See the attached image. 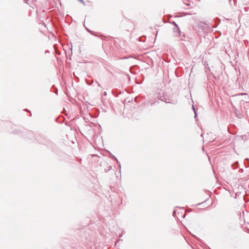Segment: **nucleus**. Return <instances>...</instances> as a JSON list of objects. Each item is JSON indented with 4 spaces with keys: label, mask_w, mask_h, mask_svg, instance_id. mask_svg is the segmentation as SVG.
<instances>
[{
    "label": "nucleus",
    "mask_w": 249,
    "mask_h": 249,
    "mask_svg": "<svg viewBox=\"0 0 249 249\" xmlns=\"http://www.w3.org/2000/svg\"><path fill=\"white\" fill-rule=\"evenodd\" d=\"M164 92L163 91L160 90L159 93L158 98L160 100L163 102H165L167 103H171L172 104H175L177 103V101L176 100H172V101H170L169 99L166 96L163 95Z\"/></svg>",
    "instance_id": "1"
},
{
    "label": "nucleus",
    "mask_w": 249,
    "mask_h": 249,
    "mask_svg": "<svg viewBox=\"0 0 249 249\" xmlns=\"http://www.w3.org/2000/svg\"><path fill=\"white\" fill-rule=\"evenodd\" d=\"M193 108L194 111V112H195V117L196 118V110H195V108H194V106H193Z\"/></svg>",
    "instance_id": "2"
},
{
    "label": "nucleus",
    "mask_w": 249,
    "mask_h": 249,
    "mask_svg": "<svg viewBox=\"0 0 249 249\" xmlns=\"http://www.w3.org/2000/svg\"><path fill=\"white\" fill-rule=\"evenodd\" d=\"M113 158H114V159H115V160L117 161V162L118 163L119 162V161H118V160L115 157H114H114H113Z\"/></svg>",
    "instance_id": "3"
},
{
    "label": "nucleus",
    "mask_w": 249,
    "mask_h": 249,
    "mask_svg": "<svg viewBox=\"0 0 249 249\" xmlns=\"http://www.w3.org/2000/svg\"><path fill=\"white\" fill-rule=\"evenodd\" d=\"M176 213V212L175 211H174V212H173V215L174 216H175Z\"/></svg>",
    "instance_id": "4"
},
{
    "label": "nucleus",
    "mask_w": 249,
    "mask_h": 249,
    "mask_svg": "<svg viewBox=\"0 0 249 249\" xmlns=\"http://www.w3.org/2000/svg\"><path fill=\"white\" fill-rule=\"evenodd\" d=\"M104 95L105 96H106V95H107V92H106V91H105V92H104Z\"/></svg>",
    "instance_id": "5"
},
{
    "label": "nucleus",
    "mask_w": 249,
    "mask_h": 249,
    "mask_svg": "<svg viewBox=\"0 0 249 249\" xmlns=\"http://www.w3.org/2000/svg\"><path fill=\"white\" fill-rule=\"evenodd\" d=\"M81 2L84 3V1H83V0H79Z\"/></svg>",
    "instance_id": "6"
},
{
    "label": "nucleus",
    "mask_w": 249,
    "mask_h": 249,
    "mask_svg": "<svg viewBox=\"0 0 249 249\" xmlns=\"http://www.w3.org/2000/svg\"><path fill=\"white\" fill-rule=\"evenodd\" d=\"M119 167H121V165H120V164H119Z\"/></svg>",
    "instance_id": "7"
}]
</instances>
